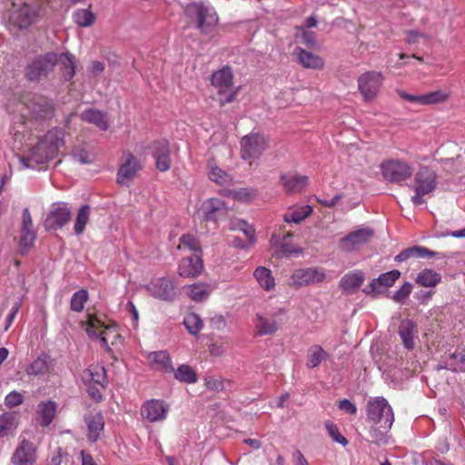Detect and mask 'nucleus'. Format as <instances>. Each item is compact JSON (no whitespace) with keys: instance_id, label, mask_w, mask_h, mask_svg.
Listing matches in <instances>:
<instances>
[{"instance_id":"nucleus-13","label":"nucleus","mask_w":465,"mask_h":465,"mask_svg":"<svg viewBox=\"0 0 465 465\" xmlns=\"http://www.w3.org/2000/svg\"><path fill=\"white\" fill-rule=\"evenodd\" d=\"M31 118L45 121L54 117V104L45 97H35L24 104Z\"/></svg>"},{"instance_id":"nucleus-20","label":"nucleus","mask_w":465,"mask_h":465,"mask_svg":"<svg viewBox=\"0 0 465 465\" xmlns=\"http://www.w3.org/2000/svg\"><path fill=\"white\" fill-rule=\"evenodd\" d=\"M373 236V230L362 228L350 232L341 239V248L345 252H351L355 248L368 242Z\"/></svg>"},{"instance_id":"nucleus-12","label":"nucleus","mask_w":465,"mask_h":465,"mask_svg":"<svg viewBox=\"0 0 465 465\" xmlns=\"http://www.w3.org/2000/svg\"><path fill=\"white\" fill-rule=\"evenodd\" d=\"M326 278L322 268L308 267L295 270L292 276V285L295 288L313 285L322 282Z\"/></svg>"},{"instance_id":"nucleus-38","label":"nucleus","mask_w":465,"mask_h":465,"mask_svg":"<svg viewBox=\"0 0 465 465\" xmlns=\"http://www.w3.org/2000/svg\"><path fill=\"white\" fill-rule=\"evenodd\" d=\"M74 59V55L70 53H62L58 54V63L61 65L62 75L65 81L72 80L75 74Z\"/></svg>"},{"instance_id":"nucleus-61","label":"nucleus","mask_w":465,"mask_h":465,"mask_svg":"<svg viewBox=\"0 0 465 465\" xmlns=\"http://www.w3.org/2000/svg\"><path fill=\"white\" fill-rule=\"evenodd\" d=\"M209 178L217 183H223L226 180V173L218 167H213L209 173Z\"/></svg>"},{"instance_id":"nucleus-9","label":"nucleus","mask_w":465,"mask_h":465,"mask_svg":"<svg viewBox=\"0 0 465 465\" xmlns=\"http://www.w3.org/2000/svg\"><path fill=\"white\" fill-rule=\"evenodd\" d=\"M268 143L259 133H251L241 140V155L243 160L259 158L266 150Z\"/></svg>"},{"instance_id":"nucleus-51","label":"nucleus","mask_w":465,"mask_h":465,"mask_svg":"<svg viewBox=\"0 0 465 465\" xmlns=\"http://www.w3.org/2000/svg\"><path fill=\"white\" fill-rule=\"evenodd\" d=\"M150 150L154 159L170 153L169 142L165 139L154 141L151 143Z\"/></svg>"},{"instance_id":"nucleus-54","label":"nucleus","mask_w":465,"mask_h":465,"mask_svg":"<svg viewBox=\"0 0 465 465\" xmlns=\"http://www.w3.org/2000/svg\"><path fill=\"white\" fill-rule=\"evenodd\" d=\"M412 290V284L405 282L392 295V300L398 303H403L410 296Z\"/></svg>"},{"instance_id":"nucleus-6","label":"nucleus","mask_w":465,"mask_h":465,"mask_svg":"<svg viewBox=\"0 0 465 465\" xmlns=\"http://www.w3.org/2000/svg\"><path fill=\"white\" fill-rule=\"evenodd\" d=\"M381 169L384 179L391 183L406 181L414 172L412 165L400 160H387L381 163Z\"/></svg>"},{"instance_id":"nucleus-2","label":"nucleus","mask_w":465,"mask_h":465,"mask_svg":"<svg viewBox=\"0 0 465 465\" xmlns=\"http://www.w3.org/2000/svg\"><path fill=\"white\" fill-rule=\"evenodd\" d=\"M186 16L191 22L195 23V26L201 34H209L218 24V15L213 7L203 3H191L184 9Z\"/></svg>"},{"instance_id":"nucleus-28","label":"nucleus","mask_w":465,"mask_h":465,"mask_svg":"<svg viewBox=\"0 0 465 465\" xmlns=\"http://www.w3.org/2000/svg\"><path fill=\"white\" fill-rule=\"evenodd\" d=\"M84 422L88 429L87 439L90 442H96L104 431V420L103 415L98 412L84 417Z\"/></svg>"},{"instance_id":"nucleus-30","label":"nucleus","mask_w":465,"mask_h":465,"mask_svg":"<svg viewBox=\"0 0 465 465\" xmlns=\"http://www.w3.org/2000/svg\"><path fill=\"white\" fill-rule=\"evenodd\" d=\"M18 427L15 412H4L0 415V441L14 437Z\"/></svg>"},{"instance_id":"nucleus-47","label":"nucleus","mask_w":465,"mask_h":465,"mask_svg":"<svg viewBox=\"0 0 465 465\" xmlns=\"http://www.w3.org/2000/svg\"><path fill=\"white\" fill-rule=\"evenodd\" d=\"M183 324L187 329L188 332L194 336H196L203 327V322L201 317L194 312L188 313L184 317Z\"/></svg>"},{"instance_id":"nucleus-43","label":"nucleus","mask_w":465,"mask_h":465,"mask_svg":"<svg viewBox=\"0 0 465 465\" xmlns=\"http://www.w3.org/2000/svg\"><path fill=\"white\" fill-rule=\"evenodd\" d=\"M74 22L81 27H89L95 21V15L89 8L77 9L73 13Z\"/></svg>"},{"instance_id":"nucleus-11","label":"nucleus","mask_w":465,"mask_h":465,"mask_svg":"<svg viewBox=\"0 0 465 465\" xmlns=\"http://www.w3.org/2000/svg\"><path fill=\"white\" fill-rule=\"evenodd\" d=\"M383 75L380 72L370 71L358 78V88L365 101L373 100L382 84Z\"/></svg>"},{"instance_id":"nucleus-42","label":"nucleus","mask_w":465,"mask_h":465,"mask_svg":"<svg viewBox=\"0 0 465 465\" xmlns=\"http://www.w3.org/2000/svg\"><path fill=\"white\" fill-rule=\"evenodd\" d=\"M90 210L91 208L88 204H84L79 209L74 225V231L76 235L84 233L85 226L89 221Z\"/></svg>"},{"instance_id":"nucleus-37","label":"nucleus","mask_w":465,"mask_h":465,"mask_svg":"<svg viewBox=\"0 0 465 465\" xmlns=\"http://www.w3.org/2000/svg\"><path fill=\"white\" fill-rule=\"evenodd\" d=\"M329 354L320 345H312L307 351V362L308 369H314L318 367L322 361H326Z\"/></svg>"},{"instance_id":"nucleus-25","label":"nucleus","mask_w":465,"mask_h":465,"mask_svg":"<svg viewBox=\"0 0 465 465\" xmlns=\"http://www.w3.org/2000/svg\"><path fill=\"white\" fill-rule=\"evenodd\" d=\"M204 221L216 222L227 211L225 203L219 198H210L202 205Z\"/></svg>"},{"instance_id":"nucleus-17","label":"nucleus","mask_w":465,"mask_h":465,"mask_svg":"<svg viewBox=\"0 0 465 465\" xmlns=\"http://www.w3.org/2000/svg\"><path fill=\"white\" fill-rule=\"evenodd\" d=\"M203 261L202 254L193 253L181 259L178 263L177 272L183 278H196L203 272Z\"/></svg>"},{"instance_id":"nucleus-60","label":"nucleus","mask_w":465,"mask_h":465,"mask_svg":"<svg viewBox=\"0 0 465 465\" xmlns=\"http://www.w3.org/2000/svg\"><path fill=\"white\" fill-rule=\"evenodd\" d=\"M239 92V88L232 90V88L225 94H218V102L220 106H224L235 100V97Z\"/></svg>"},{"instance_id":"nucleus-50","label":"nucleus","mask_w":465,"mask_h":465,"mask_svg":"<svg viewBox=\"0 0 465 465\" xmlns=\"http://www.w3.org/2000/svg\"><path fill=\"white\" fill-rule=\"evenodd\" d=\"M279 252L283 257L290 258L293 255L303 253V248L294 246L290 241H286V238H283L279 246Z\"/></svg>"},{"instance_id":"nucleus-40","label":"nucleus","mask_w":465,"mask_h":465,"mask_svg":"<svg viewBox=\"0 0 465 465\" xmlns=\"http://www.w3.org/2000/svg\"><path fill=\"white\" fill-rule=\"evenodd\" d=\"M253 276L262 289L270 291L274 288V278L270 269L263 266L257 267L253 272Z\"/></svg>"},{"instance_id":"nucleus-56","label":"nucleus","mask_w":465,"mask_h":465,"mask_svg":"<svg viewBox=\"0 0 465 465\" xmlns=\"http://www.w3.org/2000/svg\"><path fill=\"white\" fill-rule=\"evenodd\" d=\"M71 155L81 164H89L93 163L92 155L82 147H74Z\"/></svg>"},{"instance_id":"nucleus-64","label":"nucleus","mask_w":465,"mask_h":465,"mask_svg":"<svg viewBox=\"0 0 465 465\" xmlns=\"http://www.w3.org/2000/svg\"><path fill=\"white\" fill-rule=\"evenodd\" d=\"M101 389L97 385L87 384L88 395L95 401H100L103 398Z\"/></svg>"},{"instance_id":"nucleus-22","label":"nucleus","mask_w":465,"mask_h":465,"mask_svg":"<svg viewBox=\"0 0 465 465\" xmlns=\"http://www.w3.org/2000/svg\"><path fill=\"white\" fill-rule=\"evenodd\" d=\"M436 257L438 259H446L447 255L443 252H438L430 251L424 246L414 245L406 248L400 252L395 257L394 261L397 262H402L411 258H431Z\"/></svg>"},{"instance_id":"nucleus-57","label":"nucleus","mask_w":465,"mask_h":465,"mask_svg":"<svg viewBox=\"0 0 465 465\" xmlns=\"http://www.w3.org/2000/svg\"><path fill=\"white\" fill-rule=\"evenodd\" d=\"M325 426H326V430H327L330 437L335 442H338V443L341 444L342 446H346L348 444V440L341 434L338 427L334 423H332L331 421H327Z\"/></svg>"},{"instance_id":"nucleus-23","label":"nucleus","mask_w":465,"mask_h":465,"mask_svg":"<svg viewBox=\"0 0 465 465\" xmlns=\"http://www.w3.org/2000/svg\"><path fill=\"white\" fill-rule=\"evenodd\" d=\"M147 359L149 360L150 366L158 371L163 373L174 371L172 358L167 351H152L148 354Z\"/></svg>"},{"instance_id":"nucleus-15","label":"nucleus","mask_w":465,"mask_h":465,"mask_svg":"<svg viewBox=\"0 0 465 465\" xmlns=\"http://www.w3.org/2000/svg\"><path fill=\"white\" fill-rule=\"evenodd\" d=\"M400 277L401 272L396 269L383 272L377 278L372 279L362 292L368 296L377 298L383 292L381 287L390 288L393 286Z\"/></svg>"},{"instance_id":"nucleus-24","label":"nucleus","mask_w":465,"mask_h":465,"mask_svg":"<svg viewBox=\"0 0 465 465\" xmlns=\"http://www.w3.org/2000/svg\"><path fill=\"white\" fill-rule=\"evenodd\" d=\"M86 333L90 339H96L99 335L105 337L115 331L114 326H106L96 315L88 313L86 320Z\"/></svg>"},{"instance_id":"nucleus-29","label":"nucleus","mask_w":465,"mask_h":465,"mask_svg":"<svg viewBox=\"0 0 465 465\" xmlns=\"http://www.w3.org/2000/svg\"><path fill=\"white\" fill-rule=\"evenodd\" d=\"M418 332L417 325L410 319H404L399 326V335L404 347L412 350L415 346V337Z\"/></svg>"},{"instance_id":"nucleus-63","label":"nucleus","mask_w":465,"mask_h":465,"mask_svg":"<svg viewBox=\"0 0 465 465\" xmlns=\"http://www.w3.org/2000/svg\"><path fill=\"white\" fill-rule=\"evenodd\" d=\"M338 407L341 411H342L346 413L351 414V415H354L357 412L356 405L353 404L352 402H351L347 399H343V400L340 401Z\"/></svg>"},{"instance_id":"nucleus-18","label":"nucleus","mask_w":465,"mask_h":465,"mask_svg":"<svg viewBox=\"0 0 465 465\" xmlns=\"http://www.w3.org/2000/svg\"><path fill=\"white\" fill-rule=\"evenodd\" d=\"M36 460V449L34 443L26 439L21 440L11 457L14 465H33Z\"/></svg>"},{"instance_id":"nucleus-21","label":"nucleus","mask_w":465,"mask_h":465,"mask_svg":"<svg viewBox=\"0 0 465 465\" xmlns=\"http://www.w3.org/2000/svg\"><path fill=\"white\" fill-rule=\"evenodd\" d=\"M309 178L306 175H300L296 172L282 173L280 183L287 194L298 193L307 186Z\"/></svg>"},{"instance_id":"nucleus-7","label":"nucleus","mask_w":465,"mask_h":465,"mask_svg":"<svg viewBox=\"0 0 465 465\" xmlns=\"http://www.w3.org/2000/svg\"><path fill=\"white\" fill-rule=\"evenodd\" d=\"M72 218V211L68 203L58 202L52 204L49 213L44 221L46 231H56L66 225Z\"/></svg>"},{"instance_id":"nucleus-34","label":"nucleus","mask_w":465,"mask_h":465,"mask_svg":"<svg viewBox=\"0 0 465 465\" xmlns=\"http://www.w3.org/2000/svg\"><path fill=\"white\" fill-rule=\"evenodd\" d=\"M36 413L39 417V425L47 427L52 423L55 416L56 403L52 401H41L37 406Z\"/></svg>"},{"instance_id":"nucleus-26","label":"nucleus","mask_w":465,"mask_h":465,"mask_svg":"<svg viewBox=\"0 0 465 465\" xmlns=\"http://www.w3.org/2000/svg\"><path fill=\"white\" fill-rule=\"evenodd\" d=\"M365 280L363 272L354 270L341 277L339 287L347 294L355 293Z\"/></svg>"},{"instance_id":"nucleus-52","label":"nucleus","mask_w":465,"mask_h":465,"mask_svg":"<svg viewBox=\"0 0 465 465\" xmlns=\"http://www.w3.org/2000/svg\"><path fill=\"white\" fill-rule=\"evenodd\" d=\"M448 94L442 91H435L421 95V104H434L447 100Z\"/></svg>"},{"instance_id":"nucleus-8","label":"nucleus","mask_w":465,"mask_h":465,"mask_svg":"<svg viewBox=\"0 0 465 465\" xmlns=\"http://www.w3.org/2000/svg\"><path fill=\"white\" fill-rule=\"evenodd\" d=\"M39 11L40 7L37 5L24 3L19 6L14 5L10 14V22L19 29H26L37 22Z\"/></svg>"},{"instance_id":"nucleus-62","label":"nucleus","mask_w":465,"mask_h":465,"mask_svg":"<svg viewBox=\"0 0 465 465\" xmlns=\"http://www.w3.org/2000/svg\"><path fill=\"white\" fill-rule=\"evenodd\" d=\"M301 43L304 44L308 48H314L317 45L315 35L312 32L304 31L301 35Z\"/></svg>"},{"instance_id":"nucleus-32","label":"nucleus","mask_w":465,"mask_h":465,"mask_svg":"<svg viewBox=\"0 0 465 465\" xmlns=\"http://www.w3.org/2000/svg\"><path fill=\"white\" fill-rule=\"evenodd\" d=\"M254 323L255 336L272 335L279 330V324L273 316L267 318L261 313H256Z\"/></svg>"},{"instance_id":"nucleus-3","label":"nucleus","mask_w":465,"mask_h":465,"mask_svg":"<svg viewBox=\"0 0 465 465\" xmlns=\"http://www.w3.org/2000/svg\"><path fill=\"white\" fill-rule=\"evenodd\" d=\"M58 64V54L47 52L35 56L25 68V77L29 82L38 83L48 77Z\"/></svg>"},{"instance_id":"nucleus-49","label":"nucleus","mask_w":465,"mask_h":465,"mask_svg":"<svg viewBox=\"0 0 465 465\" xmlns=\"http://www.w3.org/2000/svg\"><path fill=\"white\" fill-rule=\"evenodd\" d=\"M225 195L228 197H232L234 200L240 202H250L255 197L254 191H251L246 188H242L239 190H228L225 193Z\"/></svg>"},{"instance_id":"nucleus-35","label":"nucleus","mask_w":465,"mask_h":465,"mask_svg":"<svg viewBox=\"0 0 465 465\" xmlns=\"http://www.w3.org/2000/svg\"><path fill=\"white\" fill-rule=\"evenodd\" d=\"M81 119L86 123L93 124L102 131L109 127L104 114L97 109H86L81 114Z\"/></svg>"},{"instance_id":"nucleus-31","label":"nucleus","mask_w":465,"mask_h":465,"mask_svg":"<svg viewBox=\"0 0 465 465\" xmlns=\"http://www.w3.org/2000/svg\"><path fill=\"white\" fill-rule=\"evenodd\" d=\"M294 51L297 54L298 62L303 67L309 69H322L324 67V61L321 56L300 46L295 47Z\"/></svg>"},{"instance_id":"nucleus-53","label":"nucleus","mask_w":465,"mask_h":465,"mask_svg":"<svg viewBox=\"0 0 465 465\" xmlns=\"http://www.w3.org/2000/svg\"><path fill=\"white\" fill-rule=\"evenodd\" d=\"M387 432L388 430L382 428L371 427L369 435L372 443L381 445L387 442Z\"/></svg>"},{"instance_id":"nucleus-58","label":"nucleus","mask_w":465,"mask_h":465,"mask_svg":"<svg viewBox=\"0 0 465 465\" xmlns=\"http://www.w3.org/2000/svg\"><path fill=\"white\" fill-rule=\"evenodd\" d=\"M237 228L244 233L250 244H253L255 242V230L252 225L245 221L239 220L237 222Z\"/></svg>"},{"instance_id":"nucleus-45","label":"nucleus","mask_w":465,"mask_h":465,"mask_svg":"<svg viewBox=\"0 0 465 465\" xmlns=\"http://www.w3.org/2000/svg\"><path fill=\"white\" fill-rule=\"evenodd\" d=\"M187 289L188 296L194 302H203L206 300L210 295L208 285L203 283H193L188 285Z\"/></svg>"},{"instance_id":"nucleus-36","label":"nucleus","mask_w":465,"mask_h":465,"mask_svg":"<svg viewBox=\"0 0 465 465\" xmlns=\"http://www.w3.org/2000/svg\"><path fill=\"white\" fill-rule=\"evenodd\" d=\"M441 279L440 273L432 269L425 268L417 274L415 282L420 286L433 288L441 282Z\"/></svg>"},{"instance_id":"nucleus-1","label":"nucleus","mask_w":465,"mask_h":465,"mask_svg":"<svg viewBox=\"0 0 465 465\" xmlns=\"http://www.w3.org/2000/svg\"><path fill=\"white\" fill-rule=\"evenodd\" d=\"M64 145V133L57 128L51 129L31 149L29 156L22 159V163L27 168L44 164L55 158Z\"/></svg>"},{"instance_id":"nucleus-16","label":"nucleus","mask_w":465,"mask_h":465,"mask_svg":"<svg viewBox=\"0 0 465 465\" xmlns=\"http://www.w3.org/2000/svg\"><path fill=\"white\" fill-rule=\"evenodd\" d=\"M437 173L428 166H422L416 173L411 188L414 191L430 193L437 186Z\"/></svg>"},{"instance_id":"nucleus-55","label":"nucleus","mask_w":465,"mask_h":465,"mask_svg":"<svg viewBox=\"0 0 465 465\" xmlns=\"http://www.w3.org/2000/svg\"><path fill=\"white\" fill-rule=\"evenodd\" d=\"M24 396L17 391H12L5 397V406L8 409H12L21 405L24 402Z\"/></svg>"},{"instance_id":"nucleus-4","label":"nucleus","mask_w":465,"mask_h":465,"mask_svg":"<svg viewBox=\"0 0 465 465\" xmlns=\"http://www.w3.org/2000/svg\"><path fill=\"white\" fill-rule=\"evenodd\" d=\"M367 418L370 421L380 424L381 428L389 430L394 421V413L388 401L383 397L370 400L366 406Z\"/></svg>"},{"instance_id":"nucleus-5","label":"nucleus","mask_w":465,"mask_h":465,"mask_svg":"<svg viewBox=\"0 0 465 465\" xmlns=\"http://www.w3.org/2000/svg\"><path fill=\"white\" fill-rule=\"evenodd\" d=\"M142 169L140 160L131 152L124 151L116 173V183L122 186H129Z\"/></svg>"},{"instance_id":"nucleus-46","label":"nucleus","mask_w":465,"mask_h":465,"mask_svg":"<svg viewBox=\"0 0 465 465\" xmlns=\"http://www.w3.org/2000/svg\"><path fill=\"white\" fill-rule=\"evenodd\" d=\"M88 299L89 294L85 289L75 292L71 297L70 310L75 312H82Z\"/></svg>"},{"instance_id":"nucleus-39","label":"nucleus","mask_w":465,"mask_h":465,"mask_svg":"<svg viewBox=\"0 0 465 465\" xmlns=\"http://www.w3.org/2000/svg\"><path fill=\"white\" fill-rule=\"evenodd\" d=\"M172 373H173L175 380L183 383L192 384L198 381L195 371L188 364H181Z\"/></svg>"},{"instance_id":"nucleus-48","label":"nucleus","mask_w":465,"mask_h":465,"mask_svg":"<svg viewBox=\"0 0 465 465\" xmlns=\"http://www.w3.org/2000/svg\"><path fill=\"white\" fill-rule=\"evenodd\" d=\"M180 245L177 247L179 250L186 248L194 253L202 254V246L197 238L191 233L183 234L180 239Z\"/></svg>"},{"instance_id":"nucleus-41","label":"nucleus","mask_w":465,"mask_h":465,"mask_svg":"<svg viewBox=\"0 0 465 465\" xmlns=\"http://www.w3.org/2000/svg\"><path fill=\"white\" fill-rule=\"evenodd\" d=\"M312 208L310 205H303L298 209L289 211L283 215L284 222L290 223H300L305 218L311 215Z\"/></svg>"},{"instance_id":"nucleus-27","label":"nucleus","mask_w":465,"mask_h":465,"mask_svg":"<svg viewBox=\"0 0 465 465\" xmlns=\"http://www.w3.org/2000/svg\"><path fill=\"white\" fill-rule=\"evenodd\" d=\"M212 85L218 90V94H225L232 87V73L229 67H224L213 74Z\"/></svg>"},{"instance_id":"nucleus-19","label":"nucleus","mask_w":465,"mask_h":465,"mask_svg":"<svg viewBox=\"0 0 465 465\" xmlns=\"http://www.w3.org/2000/svg\"><path fill=\"white\" fill-rule=\"evenodd\" d=\"M168 411V404L161 400H150L141 409L142 416L150 422L165 420Z\"/></svg>"},{"instance_id":"nucleus-14","label":"nucleus","mask_w":465,"mask_h":465,"mask_svg":"<svg viewBox=\"0 0 465 465\" xmlns=\"http://www.w3.org/2000/svg\"><path fill=\"white\" fill-rule=\"evenodd\" d=\"M36 240V232L34 229L33 220L28 208H25L22 213V224L19 240V252L25 255L34 246Z\"/></svg>"},{"instance_id":"nucleus-44","label":"nucleus","mask_w":465,"mask_h":465,"mask_svg":"<svg viewBox=\"0 0 465 465\" xmlns=\"http://www.w3.org/2000/svg\"><path fill=\"white\" fill-rule=\"evenodd\" d=\"M48 360L47 354H41L27 367V374L37 376L45 373L48 369Z\"/></svg>"},{"instance_id":"nucleus-59","label":"nucleus","mask_w":465,"mask_h":465,"mask_svg":"<svg viewBox=\"0 0 465 465\" xmlns=\"http://www.w3.org/2000/svg\"><path fill=\"white\" fill-rule=\"evenodd\" d=\"M155 165L160 172L168 171L171 167L170 153H166L164 155L155 158Z\"/></svg>"},{"instance_id":"nucleus-10","label":"nucleus","mask_w":465,"mask_h":465,"mask_svg":"<svg viewBox=\"0 0 465 465\" xmlns=\"http://www.w3.org/2000/svg\"><path fill=\"white\" fill-rule=\"evenodd\" d=\"M145 289L155 299L173 302L177 296L176 286L173 282L167 277H161L151 281Z\"/></svg>"},{"instance_id":"nucleus-33","label":"nucleus","mask_w":465,"mask_h":465,"mask_svg":"<svg viewBox=\"0 0 465 465\" xmlns=\"http://www.w3.org/2000/svg\"><path fill=\"white\" fill-rule=\"evenodd\" d=\"M86 384L97 385L100 388L107 386L106 371L104 367L94 366L84 371L83 377Z\"/></svg>"}]
</instances>
